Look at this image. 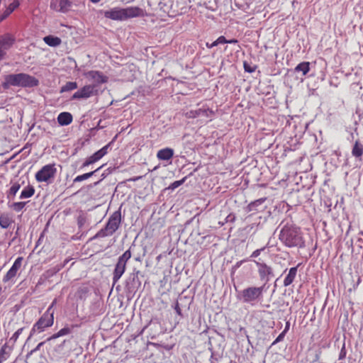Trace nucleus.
Instances as JSON below:
<instances>
[{
  "label": "nucleus",
  "instance_id": "nucleus-1",
  "mask_svg": "<svg viewBox=\"0 0 363 363\" xmlns=\"http://www.w3.org/2000/svg\"><path fill=\"white\" fill-rule=\"evenodd\" d=\"M280 241L288 247H303L305 241L299 228L294 225H285L280 231Z\"/></svg>",
  "mask_w": 363,
  "mask_h": 363
},
{
  "label": "nucleus",
  "instance_id": "nucleus-2",
  "mask_svg": "<svg viewBox=\"0 0 363 363\" xmlns=\"http://www.w3.org/2000/svg\"><path fill=\"white\" fill-rule=\"evenodd\" d=\"M38 84L39 82L35 77L26 73H19L5 76L2 86L4 89H8L10 86L34 87Z\"/></svg>",
  "mask_w": 363,
  "mask_h": 363
},
{
  "label": "nucleus",
  "instance_id": "nucleus-3",
  "mask_svg": "<svg viewBox=\"0 0 363 363\" xmlns=\"http://www.w3.org/2000/svg\"><path fill=\"white\" fill-rule=\"evenodd\" d=\"M266 290L265 284L260 286H247L239 292L238 298L244 303L254 306L263 299L264 292Z\"/></svg>",
  "mask_w": 363,
  "mask_h": 363
},
{
  "label": "nucleus",
  "instance_id": "nucleus-4",
  "mask_svg": "<svg viewBox=\"0 0 363 363\" xmlns=\"http://www.w3.org/2000/svg\"><path fill=\"white\" fill-rule=\"evenodd\" d=\"M121 221V212L117 211L113 213L109 217L108 220L104 228L100 230L94 237L104 238L106 236L112 235L119 228Z\"/></svg>",
  "mask_w": 363,
  "mask_h": 363
},
{
  "label": "nucleus",
  "instance_id": "nucleus-5",
  "mask_svg": "<svg viewBox=\"0 0 363 363\" xmlns=\"http://www.w3.org/2000/svg\"><path fill=\"white\" fill-rule=\"evenodd\" d=\"M131 257V252L130 250H126L124 253L118 257V262L116 264L113 273V283L116 284L124 274L126 269L127 262Z\"/></svg>",
  "mask_w": 363,
  "mask_h": 363
},
{
  "label": "nucleus",
  "instance_id": "nucleus-6",
  "mask_svg": "<svg viewBox=\"0 0 363 363\" xmlns=\"http://www.w3.org/2000/svg\"><path fill=\"white\" fill-rule=\"evenodd\" d=\"M54 324V318H50L48 314H43L38 321L33 325L30 337L44 332L47 328H50Z\"/></svg>",
  "mask_w": 363,
  "mask_h": 363
},
{
  "label": "nucleus",
  "instance_id": "nucleus-7",
  "mask_svg": "<svg viewBox=\"0 0 363 363\" xmlns=\"http://www.w3.org/2000/svg\"><path fill=\"white\" fill-rule=\"evenodd\" d=\"M56 172L55 164H46L35 173V178L38 182H48L55 177Z\"/></svg>",
  "mask_w": 363,
  "mask_h": 363
},
{
  "label": "nucleus",
  "instance_id": "nucleus-8",
  "mask_svg": "<svg viewBox=\"0 0 363 363\" xmlns=\"http://www.w3.org/2000/svg\"><path fill=\"white\" fill-rule=\"evenodd\" d=\"M98 89L96 84L85 85L77 91L72 96V99H82L98 95Z\"/></svg>",
  "mask_w": 363,
  "mask_h": 363
},
{
  "label": "nucleus",
  "instance_id": "nucleus-9",
  "mask_svg": "<svg viewBox=\"0 0 363 363\" xmlns=\"http://www.w3.org/2000/svg\"><path fill=\"white\" fill-rule=\"evenodd\" d=\"M257 267V271L261 281H264L266 284L269 281V277L273 275L272 268L264 262L254 261Z\"/></svg>",
  "mask_w": 363,
  "mask_h": 363
},
{
  "label": "nucleus",
  "instance_id": "nucleus-10",
  "mask_svg": "<svg viewBox=\"0 0 363 363\" xmlns=\"http://www.w3.org/2000/svg\"><path fill=\"white\" fill-rule=\"evenodd\" d=\"M23 259V258L22 257H18V258L16 259L10 269L3 277L4 283H7L13 281L14 277L16 276L18 271L21 267Z\"/></svg>",
  "mask_w": 363,
  "mask_h": 363
},
{
  "label": "nucleus",
  "instance_id": "nucleus-11",
  "mask_svg": "<svg viewBox=\"0 0 363 363\" xmlns=\"http://www.w3.org/2000/svg\"><path fill=\"white\" fill-rule=\"evenodd\" d=\"M124 21L136 17H143L145 15V11L138 6H130L123 8Z\"/></svg>",
  "mask_w": 363,
  "mask_h": 363
},
{
  "label": "nucleus",
  "instance_id": "nucleus-12",
  "mask_svg": "<svg viewBox=\"0 0 363 363\" xmlns=\"http://www.w3.org/2000/svg\"><path fill=\"white\" fill-rule=\"evenodd\" d=\"M105 18L113 21H124L123 8L114 7L110 10L101 11Z\"/></svg>",
  "mask_w": 363,
  "mask_h": 363
},
{
  "label": "nucleus",
  "instance_id": "nucleus-13",
  "mask_svg": "<svg viewBox=\"0 0 363 363\" xmlns=\"http://www.w3.org/2000/svg\"><path fill=\"white\" fill-rule=\"evenodd\" d=\"M108 145H105L99 150L96 151L92 155L89 157L83 164V167L89 166L102 158L108 152Z\"/></svg>",
  "mask_w": 363,
  "mask_h": 363
},
{
  "label": "nucleus",
  "instance_id": "nucleus-14",
  "mask_svg": "<svg viewBox=\"0 0 363 363\" xmlns=\"http://www.w3.org/2000/svg\"><path fill=\"white\" fill-rule=\"evenodd\" d=\"M84 76L96 84H104L108 82V77L99 71L91 70L86 72Z\"/></svg>",
  "mask_w": 363,
  "mask_h": 363
},
{
  "label": "nucleus",
  "instance_id": "nucleus-15",
  "mask_svg": "<svg viewBox=\"0 0 363 363\" xmlns=\"http://www.w3.org/2000/svg\"><path fill=\"white\" fill-rule=\"evenodd\" d=\"M13 346H10L7 342L4 343L0 348V363L6 362L11 356Z\"/></svg>",
  "mask_w": 363,
  "mask_h": 363
},
{
  "label": "nucleus",
  "instance_id": "nucleus-16",
  "mask_svg": "<svg viewBox=\"0 0 363 363\" xmlns=\"http://www.w3.org/2000/svg\"><path fill=\"white\" fill-rule=\"evenodd\" d=\"M174 156V150L170 147H165L157 152V157L159 160H169Z\"/></svg>",
  "mask_w": 363,
  "mask_h": 363
},
{
  "label": "nucleus",
  "instance_id": "nucleus-17",
  "mask_svg": "<svg viewBox=\"0 0 363 363\" xmlns=\"http://www.w3.org/2000/svg\"><path fill=\"white\" fill-rule=\"evenodd\" d=\"M73 121L72 114L69 112H62L57 116V122L60 125H68Z\"/></svg>",
  "mask_w": 363,
  "mask_h": 363
},
{
  "label": "nucleus",
  "instance_id": "nucleus-18",
  "mask_svg": "<svg viewBox=\"0 0 363 363\" xmlns=\"http://www.w3.org/2000/svg\"><path fill=\"white\" fill-rule=\"evenodd\" d=\"M352 155L355 158H358L359 160H362L361 157L363 155V145L359 140H357L354 142L352 149Z\"/></svg>",
  "mask_w": 363,
  "mask_h": 363
},
{
  "label": "nucleus",
  "instance_id": "nucleus-19",
  "mask_svg": "<svg viewBox=\"0 0 363 363\" xmlns=\"http://www.w3.org/2000/svg\"><path fill=\"white\" fill-rule=\"evenodd\" d=\"M298 267H291L289 269V274L284 280V286H288L291 284L296 276Z\"/></svg>",
  "mask_w": 363,
  "mask_h": 363
},
{
  "label": "nucleus",
  "instance_id": "nucleus-20",
  "mask_svg": "<svg viewBox=\"0 0 363 363\" xmlns=\"http://www.w3.org/2000/svg\"><path fill=\"white\" fill-rule=\"evenodd\" d=\"M44 42L51 47H57L62 43L61 39L59 37L53 35H48L43 38Z\"/></svg>",
  "mask_w": 363,
  "mask_h": 363
},
{
  "label": "nucleus",
  "instance_id": "nucleus-21",
  "mask_svg": "<svg viewBox=\"0 0 363 363\" xmlns=\"http://www.w3.org/2000/svg\"><path fill=\"white\" fill-rule=\"evenodd\" d=\"M198 117L211 118L214 115V111L206 106L196 110Z\"/></svg>",
  "mask_w": 363,
  "mask_h": 363
},
{
  "label": "nucleus",
  "instance_id": "nucleus-22",
  "mask_svg": "<svg viewBox=\"0 0 363 363\" xmlns=\"http://www.w3.org/2000/svg\"><path fill=\"white\" fill-rule=\"evenodd\" d=\"M70 333H71V328L69 327H65V328H62L61 330H60L57 333L53 334L52 335H51L50 337L47 338L45 342H49L52 340L57 339L60 337L69 335Z\"/></svg>",
  "mask_w": 363,
  "mask_h": 363
},
{
  "label": "nucleus",
  "instance_id": "nucleus-23",
  "mask_svg": "<svg viewBox=\"0 0 363 363\" xmlns=\"http://www.w3.org/2000/svg\"><path fill=\"white\" fill-rule=\"evenodd\" d=\"M35 194V189L33 186L28 185L25 187L20 195L21 199H28L32 197Z\"/></svg>",
  "mask_w": 363,
  "mask_h": 363
},
{
  "label": "nucleus",
  "instance_id": "nucleus-24",
  "mask_svg": "<svg viewBox=\"0 0 363 363\" xmlns=\"http://www.w3.org/2000/svg\"><path fill=\"white\" fill-rule=\"evenodd\" d=\"M20 5L18 0H14L12 3H11L5 11L3 16L1 20L4 19L9 15H10L16 9H17Z\"/></svg>",
  "mask_w": 363,
  "mask_h": 363
},
{
  "label": "nucleus",
  "instance_id": "nucleus-25",
  "mask_svg": "<svg viewBox=\"0 0 363 363\" xmlns=\"http://www.w3.org/2000/svg\"><path fill=\"white\" fill-rule=\"evenodd\" d=\"M12 223L13 220L8 214H2L0 216V226L2 228H8Z\"/></svg>",
  "mask_w": 363,
  "mask_h": 363
},
{
  "label": "nucleus",
  "instance_id": "nucleus-26",
  "mask_svg": "<svg viewBox=\"0 0 363 363\" xmlns=\"http://www.w3.org/2000/svg\"><path fill=\"white\" fill-rule=\"evenodd\" d=\"M296 72H302L303 75H306L310 71V63L308 62H303L299 63L295 67Z\"/></svg>",
  "mask_w": 363,
  "mask_h": 363
},
{
  "label": "nucleus",
  "instance_id": "nucleus-27",
  "mask_svg": "<svg viewBox=\"0 0 363 363\" xmlns=\"http://www.w3.org/2000/svg\"><path fill=\"white\" fill-rule=\"evenodd\" d=\"M100 169H101V167H99L96 169H95L94 171H92V172H88V173H85V174H83L82 175H78L77 177H76L74 179L73 182L75 183V182H82L84 180L88 179L91 176H93L95 172L99 171Z\"/></svg>",
  "mask_w": 363,
  "mask_h": 363
},
{
  "label": "nucleus",
  "instance_id": "nucleus-28",
  "mask_svg": "<svg viewBox=\"0 0 363 363\" xmlns=\"http://www.w3.org/2000/svg\"><path fill=\"white\" fill-rule=\"evenodd\" d=\"M77 88V84L75 82H68L60 89V93L74 90Z\"/></svg>",
  "mask_w": 363,
  "mask_h": 363
},
{
  "label": "nucleus",
  "instance_id": "nucleus-29",
  "mask_svg": "<svg viewBox=\"0 0 363 363\" xmlns=\"http://www.w3.org/2000/svg\"><path fill=\"white\" fill-rule=\"evenodd\" d=\"M20 188H21V185L18 183H14L11 186V188L9 189V190L8 191V194H7L8 198H10V197L13 198L16 196V193L20 189Z\"/></svg>",
  "mask_w": 363,
  "mask_h": 363
},
{
  "label": "nucleus",
  "instance_id": "nucleus-30",
  "mask_svg": "<svg viewBox=\"0 0 363 363\" xmlns=\"http://www.w3.org/2000/svg\"><path fill=\"white\" fill-rule=\"evenodd\" d=\"M266 199L264 198V199H257V200H255L252 202H251L248 206H247V208H248V211H256V208L262 204L264 201H265Z\"/></svg>",
  "mask_w": 363,
  "mask_h": 363
},
{
  "label": "nucleus",
  "instance_id": "nucleus-31",
  "mask_svg": "<svg viewBox=\"0 0 363 363\" xmlns=\"http://www.w3.org/2000/svg\"><path fill=\"white\" fill-rule=\"evenodd\" d=\"M60 12H67L71 6V2L69 0H60Z\"/></svg>",
  "mask_w": 363,
  "mask_h": 363
},
{
  "label": "nucleus",
  "instance_id": "nucleus-32",
  "mask_svg": "<svg viewBox=\"0 0 363 363\" xmlns=\"http://www.w3.org/2000/svg\"><path fill=\"white\" fill-rule=\"evenodd\" d=\"M26 203L23 201L15 202L11 205V208L16 212L21 211L26 206Z\"/></svg>",
  "mask_w": 363,
  "mask_h": 363
},
{
  "label": "nucleus",
  "instance_id": "nucleus-33",
  "mask_svg": "<svg viewBox=\"0 0 363 363\" xmlns=\"http://www.w3.org/2000/svg\"><path fill=\"white\" fill-rule=\"evenodd\" d=\"M23 329H24V328H21L18 329L13 334L12 337L10 338V340H12L13 342V343H15L17 341V340L18 339L19 335L22 333Z\"/></svg>",
  "mask_w": 363,
  "mask_h": 363
},
{
  "label": "nucleus",
  "instance_id": "nucleus-34",
  "mask_svg": "<svg viewBox=\"0 0 363 363\" xmlns=\"http://www.w3.org/2000/svg\"><path fill=\"white\" fill-rule=\"evenodd\" d=\"M60 0H51L50 1V9L56 11H60Z\"/></svg>",
  "mask_w": 363,
  "mask_h": 363
},
{
  "label": "nucleus",
  "instance_id": "nucleus-35",
  "mask_svg": "<svg viewBox=\"0 0 363 363\" xmlns=\"http://www.w3.org/2000/svg\"><path fill=\"white\" fill-rule=\"evenodd\" d=\"M243 67H244L245 71L248 72V73H252L256 69V67L255 66L252 67L250 65H249L246 62H244Z\"/></svg>",
  "mask_w": 363,
  "mask_h": 363
},
{
  "label": "nucleus",
  "instance_id": "nucleus-36",
  "mask_svg": "<svg viewBox=\"0 0 363 363\" xmlns=\"http://www.w3.org/2000/svg\"><path fill=\"white\" fill-rule=\"evenodd\" d=\"M56 302V299H55L43 314H48V315H50V318H54V311L52 309L55 305Z\"/></svg>",
  "mask_w": 363,
  "mask_h": 363
},
{
  "label": "nucleus",
  "instance_id": "nucleus-37",
  "mask_svg": "<svg viewBox=\"0 0 363 363\" xmlns=\"http://www.w3.org/2000/svg\"><path fill=\"white\" fill-rule=\"evenodd\" d=\"M56 302V299H55L43 314H48V315H50V318H54V311L52 309L55 305Z\"/></svg>",
  "mask_w": 363,
  "mask_h": 363
},
{
  "label": "nucleus",
  "instance_id": "nucleus-38",
  "mask_svg": "<svg viewBox=\"0 0 363 363\" xmlns=\"http://www.w3.org/2000/svg\"><path fill=\"white\" fill-rule=\"evenodd\" d=\"M56 302V299H55L43 314H48V315H50V318H54V311L52 309L55 305Z\"/></svg>",
  "mask_w": 363,
  "mask_h": 363
},
{
  "label": "nucleus",
  "instance_id": "nucleus-39",
  "mask_svg": "<svg viewBox=\"0 0 363 363\" xmlns=\"http://www.w3.org/2000/svg\"><path fill=\"white\" fill-rule=\"evenodd\" d=\"M184 116L186 118H196L198 117V113L196 110H191L186 112Z\"/></svg>",
  "mask_w": 363,
  "mask_h": 363
},
{
  "label": "nucleus",
  "instance_id": "nucleus-40",
  "mask_svg": "<svg viewBox=\"0 0 363 363\" xmlns=\"http://www.w3.org/2000/svg\"><path fill=\"white\" fill-rule=\"evenodd\" d=\"M184 178L181 179V180H178V181H175L173 183H172L169 186V189H174L177 187H179V186H181L184 182Z\"/></svg>",
  "mask_w": 363,
  "mask_h": 363
},
{
  "label": "nucleus",
  "instance_id": "nucleus-41",
  "mask_svg": "<svg viewBox=\"0 0 363 363\" xmlns=\"http://www.w3.org/2000/svg\"><path fill=\"white\" fill-rule=\"evenodd\" d=\"M264 250V247H262V248L257 249V250H255V251L251 254L250 257H252V258H256V257H257L258 256H259V255H260L261 252H262V251H263Z\"/></svg>",
  "mask_w": 363,
  "mask_h": 363
},
{
  "label": "nucleus",
  "instance_id": "nucleus-42",
  "mask_svg": "<svg viewBox=\"0 0 363 363\" xmlns=\"http://www.w3.org/2000/svg\"><path fill=\"white\" fill-rule=\"evenodd\" d=\"M217 43H218V45L227 43V39L224 36H220L217 38Z\"/></svg>",
  "mask_w": 363,
  "mask_h": 363
},
{
  "label": "nucleus",
  "instance_id": "nucleus-43",
  "mask_svg": "<svg viewBox=\"0 0 363 363\" xmlns=\"http://www.w3.org/2000/svg\"><path fill=\"white\" fill-rule=\"evenodd\" d=\"M286 330V328H285L284 331L282 332L277 337V339L275 340V341L273 342V344H276L277 342L281 341L284 335V333Z\"/></svg>",
  "mask_w": 363,
  "mask_h": 363
},
{
  "label": "nucleus",
  "instance_id": "nucleus-44",
  "mask_svg": "<svg viewBox=\"0 0 363 363\" xmlns=\"http://www.w3.org/2000/svg\"><path fill=\"white\" fill-rule=\"evenodd\" d=\"M45 342H40L36 347L35 348H34L32 351H31V353L33 352H37L38 350H39L40 349V347L45 344Z\"/></svg>",
  "mask_w": 363,
  "mask_h": 363
},
{
  "label": "nucleus",
  "instance_id": "nucleus-45",
  "mask_svg": "<svg viewBox=\"0 0 363 363\" xmlns=\"http://www.w3.org/2000/svg\"><path fill=\"white\" fill-rule=\"evenodd\" d=\"M174 309L179 315H182V310L179 307V303L177 302L175 305Z\"/></svg>",
  "mask_w": 363,
  "mask_h": 363
},
{
  "label": "nucleus",
  "instance_id": "nucleus-46",
  "mask_svg": "<svg viewBox=\"0 0 363 363\" xmlns=\"http://www.w3.org/2000/svg\"><path fill=\"white\" fill-rule=\"evenodd\" d=\"M238 43V40L234 39V38L230 39V40H227V43H228V44H236Z\"/></svg>",
  "mask_w": 363,
  "mask_h": 363
},
{
  "label": "nucleus",
  "instance_id": "nucleus-47",
  "mask_svg": "<svg viewBox=\"0 0 363 363\" xmlns=\"http://www.w3.org/2000/svg\"><path fill=\"white\" fill-rule=\"evenodd\" d=\"M218 45V43H217V40H215L213 43H211L209 46V48H212L215 46H217Z\"/></svg>",
  "mask_w": 363,
  "mask_h": 363
},
{
  "label": "nucleus",
  "instance_id": "nucleus-48",
  "mask_svg": "<svg viewBox=\"0 0 363 363\" xmlns=\"http://www.w3.org/2000/svg\"><path fill=\"white\" fill-rule=\"evenodd\" d=\"M244 262V260H241V261H239L236 264H235V267H239L242 263Z\"/></svg>",
  "mask_w": 363,
  "mask_h": 363
},
{
  "label": "nucleus",
  "instance_id": "nucleus-49",
  "mask_svg": "<svg viewBox=\"0 0 363 363\" xmlns=\"http://www.w3.org/2000/svg\"><path fill=\"white\" fill-rule=\"evenodd\" d=\"M91 2L93 3H97L99 2L100 0H90Z\"/></svg>",
  "mask_w": 363,
  "mask_h": 363
},
{
  "label": "nucleus",
  "instance_id": "nucleus-50",
  "mask_svg": "<svg viewBox=\"0 0 363 363\" xmlns=\"http://www.w3.org/2000/svg\"><path fill=\"white\" fill-rule=\"evenodd\" d=\"M206 46L209 48L210 44L206 43Z\"/></svg>",
  "mask_w": 363,
  "mask_h": 363
}]
</instances>
